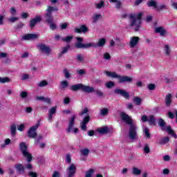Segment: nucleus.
I'll use <instances>...</instances> for the list:
<instances>
[{
  "mask_svg": "<svg viewBox=\"0 0 177 177\" xmlns=\"http://www.w3.org/2000/svg\"><path fill=\"white\" fill-rule=\"evenodd\" d=\"M120 117L124 122L129 125V138L130 140H136L138 139V126H136V123L133 122L132 118L124 112L120 113Z\"/></svg>",
  "mask_w": 177,
  "mask_h": 177,
  "instance_id": "obj_1",
  "label": "nucleus"
},
{
  "mask_svg": "<svg viewBox=\"0 0 177 177\" xmlns=\"http://www.w3.org/2000/svg\"><path fill=\"white\" fill-rule=\"evenodd\" d=\"M142 16H143L142 12H138L137 14H130V26L133 27H136V31L139 30V27H140V24H142Z\"/></svg>",
  "mask_w": 177,
  "mask_h": 177,
  "instance_id": "obj_2",
  "label": "nucleus"
},
{
  "mask_svg": "<svg viewBox=\"0 0 177 177\" xmlns=\"http://www.w3.org/2000/svg\"><path fill=\"white\" fill-rule=\"evenodd\" d=\"M58 9L57 8L52 7V6H48L46 9V13L44 15V17L46 19V21L50 24V28L51 30H55L56 28V24L53 23V17H52V12H57Z\"/></svg>",
  "mask_w": 177,
  "mask_h": 177,
  "instance_id": "obj_3",
  "label": "nucleus"
},
{
  "mask_svg": "<svg viewBox=\"0 0 177 177\" xmlns=\"http://www.w3.org/2000/svg\"><path fill=\"white\" fill-rule=\"evenodd\" d=\"M106 75L107 77H111L112 78H118L119 82L122 84L124 82H132V78L129 76H121L118 75L115 72L105 71Z\"/></svg>",
  "mask_w": 177,
  "mask_h": 177,
  "instance_id": "obj_4",
  "label": "nucleus"
},
{
  "mask_svg": "<svg viewBox=\"0 0 177 177\" xmlns=\"http://www.w3.org/2000/svg\"><path fill=\"white\" fill-rule=\"evenodd\" d=\"M19 148L21 151L22 152V154L24 157H26L27 158L28 162H30L31 160H32V156H31V153L28 152V150L27 149V145L24 142H21L19 145Z\"/></svg>",
  "mask_w": 177,
  "mask_h": 177,
  "instance_id": "obj_5",
  "label": "nucleus"
},
{
  "mask_svg": "<svg viewBox=\"0 0 177 177\" xmlns=\"http://www.w3.org/2000/svg\"><path fill=\"white\" fill-rule=\"evenodd\" d=\"M76 39L77 42L76 45H75V47L78 49H88V48H92V46H93V43L82 44L84 41V38L82 37H77Z\"/></svg>",
  "mask_w": 177,
  "mask_h": 177,
  "instance_id": "obj_6",
  "label": "nucleus"
},
{
  "mask_svg": "<svg viewBox=\"0 0 177 177\" xmlns=\"http://www.w3.org/2000/svg\"><path fill=\"white\" fill-rule=\"evenodd\" d=\"M158 125L160 126L162 131H166L169 133V135H171V136H173V138H176V134H175V132L174 131V130L171 129V127L170 126H168L167 127H165V122L164 121V120L161 118L159 119Z\"/></svg>",
  "mask_w": 177,
  "mask_h": 177,
  "instance_id": "obj_7",
  "label": "nucleus"
},
{
  "mask_svg": "<svg viewBox=\"0 0 177 177\" xmlns=\"http://www.w3.org/2000/svg\"><path fill=\"white\" fill-rule=\"evenodd\" d=\"M39 128V123L36 124L35 126L31 127L28 131V138L35 139L37 138V130Z\"/></svg>",
  "mask_w": 177,
  "mask_h": 177,
  "instance_id": "obj_8",
  "label": "nucleus"
},
{
  "mask_svg": "<svg viewBox=\"0 0 177 177\" xmlns=\"http://www.w3.org/2000/svg\"><path fill=\"white\" fill-rule=\"evenodd\" d=\"M38 49L41 50L42 53H44V55H49L50 54V48L49 46H46L44 44H39L37 46Z\"/></svg>",
  "mask_w": 177,
  "mask_h": 177,
  "instance_id": "obj_9",
  "label": "nucleus"
},
{
  "mask_svg": "<svg viewBox=\"0 0 177 177\" xmlns=\"http://www.w3.org/2000/svg\"><path fill=\"white\" fill-rule=\"evenodd\" d=\"M140 38L139 37H132L130 38L129 45L130 48H136L139 44Z\"/></svg>",
  "mask_w": 177,
  "mask_h": 177,
  "instance_id": "obj_10",
  "label": "nucleus"
},
{
  "mask_svg": "<svg viewBox=\"0 0 177 177\" xmlns=\"http://www.w3.org/2000/svg\"><path fill=\"white\" fill-rule=\"evenodd\" d=\"M75 118H77V115H73L69 119L68 127L67 129V132H73V127H74V122L75 121Z\"/></svg>",
  "mask_w": 177,
  "mask_h": 177,
  "instance_id": "obj_11",
  "label": "nucleus"
},
{
  "mask_svg": "<svg viewBox=\"0 0 177 177\" xmlns=\"http://www.w3.org/2000/svg\"><path fill=\"white\" fill-rule=\"evenodd\" d=\"M162 50L164 55L167 57L171 56V53H172V50L171 49V46L169 44H164Z\"/></svg>",
  "mask_w": 177,
  "mask_h": 177,
  "instance_id": "obj_12",
  "label": "nucleus"
},
{
  "mask_svg": "<svg viewBox=\"0 0 177 177\" xmlns=\"http://www.w3.org/2000/svg\"><path fill=\"white\" fill-rule=\"evenodd\" d=\"M114 92L117 95H120V96H123V97H125V99H128L129 97V93H128V92L125 91V90L116 88V89H115Z\"/></svg>",
  "mask_w": 177,
  "mask_h": 177,
  "instance_id": "obj_13",
  "label": "nucleus"
},
{
  "mask_svg": "<svg viewBox=\"0 0 177 177\" xmlns=\"http://www.w3.org/2000/svg\"><path fill=\"white\" fill-rule=\"evenodd\" d=\"M56 110H57V106H53L51 109L48 110V120L49 122H52V120H53V115L56 114Z\"/></svg>",
  "mask_w": 177,
  "mask_h": 177,
  "instance_id": "obj_14",
  "label": "nucleus"
},
{
  "mask_svg": "<svg viewBox=\"0 0 177 177\" xmlns=\"http://www.w3.org/2000/svg\"><path fill=\"white\" fill-rule=\"evenodd\" d=\"M77 167L74 164H71L68 168V176L73 177L75 174Z\"/></svg>",
  "mask_w": 177,
  "mask_h": 177,
  "instance_id": "obj_15",
  "label": "nucleus"
},
{
  "mask_svg": "<svg viewBox=\"0 0 177 177\" xmlns=\"http://www.w3.org/2000/svg\"><path fill=\"white\" fill-rule=\"evenodd\" d=\"M155 32L160 34L161 37H165L167 35V30L162 26L155 28Z\"/></svg>",
  "mask_w": 177,
  "mask_h": 177,
  "instance_id": "obj_16",
  "label": "nucleus"
},
{
  "mask_svg": "<svg viewBox=\"0 0 177 177\" xmlns=\"http://www.w3.org/2000/svg\"><path fill=\"white\" fill-rule=\"evenodd\" d=\"M104 45H106V39L101 38L98 40L96 44H93V46H91V48H102Z\"/></svg>",
  "mask_w": 177,
  "mask_h": 177,
  "instance_id": "obj_17",
  "label": "nucleus"
},
{
  "mask_svg": "<svg viewBox=\"0 0 177 177\" xmlns=\"http://www.w3.org/2000/svg\"><path fill=\"white\" fill-rule=\"evenodd\" d=\"M88 31H89V29H88L85 25H82L80 28H75V32H77L78 34H81V32H88Z\"/></svg>",
  "mask_w": 177,
  "mask_h": 177,
  "instance_id": "obj_18",
  "label": "nucleus"
},
{
  "mask_svg": "<svg viewBox=\"0 0 177 177\" xmlns=\"http://www.w3.org/2000/svg\"><path fill=\"white\" fill-rule=\"evenodd\" d=\"M39 35L37 34H28L22 37V39L28 40V39H37Z\"/></svg>",
  "mask_w": 177,
  "mask_h": 177,
  "instance_id": "obj_19",
  "label": "nucleus"
},
{
  "mask_svg": "<svg viewBox=\"0 0 177 177\" xmlns=\"http://www.w3.org/2000/svg\"><path fill=\"white\" fill-rule=\"evenodd\" d=\"M41 20H42V18L41 17V16H37L36 17H35L34 19H32L30 22V27H34L35 26V24L37 23H39V21H41Z\"/></svg>",
  "mask_w": 177,
  "mask_h": 177,
  "instance_id": "obj_20",
  "label": "nucleus"
},
{
  "mask_svg": "<svg viewBox=\"0 0 177 177\" xmlns=\"http://www.w3.org/2000/svg\"><path fill=\"white\" fill-rule=\"evenodd\" d=\"M89 122V116H86L84 118L83 121L81 123V129L82 131H86V124Z\"/></svg>",
  "mask_w": 177,
  "mask_h": 177,
  "instance_id": "obj_21",
  "label": "nucleus"
},
{
  "mask_svg": "<svg viewBox=\"0 0 177 177\" xmlns=\"http://www.w3.org/2000/svg\"><path fill=\"white\" fill-rule=\"evenodd\" d=\"M82 91H83V92H86L87 93H91L95 91V88L93 87L82 84Z\"/></svg>",
  "mask_w": 177,
  "mask_h": 177,
  "instance_id": "obj_22",
  "label": "nucleus"
},
{
  "mask_svg": "<svg viewBox=\"0 0 177 177\" xmlns=\"http://www.w3.org/2000/svg\"><path fill=\"white\" fill-rule=\"evenodd\" d=\"M142 174V170L136 167H132V174L136 176H139Z\"/></svg>",
  "mask_w": 177,
  "mask_h": 177,
  "instance_id": "obj_23",
  "label": "nucleus"
},
{
  "mask_svg": "<svg viewBox=\"0 0 177 177\" xmlns=\"http://www.w3.org/2000/svg\"><path fill=\"white\" fill-rule=\"evenodd\" d=\"M93 23H97L99 20H102V15L95 13L92 17Z\"/></svg>",
  "mask_w": 177,
  "mask_h": 177,
  "instance_id": "obj_24",
  "label": "nucleus"
},
{
  "mask_svg": "<svg viewBox=\"0 0 177 177\" xmlns=\"http://www.w3.org/2000/svg\"><path fill=\"white\" fill-rule=\"evenodd\" d=\"M142 132H143L145 138H147V139H150L151 136L150 135V131L149 130V128L143 127Z\"/></svg>",
  "mask_w": 177,
  "mask_h": 177,
  "instance_id": "obj_25",
  "label": "nucleus"
},
{
  "mask_svg": "<svg viewBox=\"0 0 177 177\" xmlns=\"http://www.w3.org/2000/svg\"><path fill=\"white\" fill-rule=\"evenodd\" d=\"M71 91H79V89H82V84H75L72 85L70 87Z\"/></svg>",
  "mask_w": 177,
  "mask_h": 177,
  "instance_id": "obj_26",
  "label": "nucleus"
},
{
  "mask_svg": "<svg viewBox=\"0 0 177 177\" xmlns=\"http://www.w3.org/2000/svg\"><path fill=\"white\" fill-rule=\"evenodd\" d=\"M15 168L19 174H23L24 172V166L21 164L16 165Z\"/></svg>",
  "mask_w": 177,
  "mask_h": 177,
  "instance_id": "obj_27",
  "label": "nucleus"
},
{
  "mask_svg": "<svg viewBox=\"0 0 177 177\" xmlns=\"http://www.w3.org/2000/svg\"><path fill=\"white\" fill-rule=\"evenodd\" d=\"M142 151L145 154H149L150 153V145L146 143L142 147Z\"/></svg>",
  "mask_w": 177,
  "mask_h": 177,
  "instance_id": "obj_28",
  "label": "nucleus"
},
{
  "mask_svg": "<svg viewBox=\"0 0 177 177\" xmlns=\"http://www.w3.org/2000/svg\"><path fill=\"white\" fill-rule=\"evenodd\" d=\"M171 99H172V95L167 94L166 95V97H165L166 106H170L171 105V103L172 102Z\"/></svg>",
  "mask_w": 177,
  "mask_h": 177,
  "instance_id": "obj_29",
  "label": "nucleus"
},
{
  "mask_svg": "<svg viewBox=\"0 0 177 177\" xmlns=\"http://www.w3.org/2000/svg\"><path fill=\"white\" fill-rule=\"evenodd\" d=\"M148 122H149L150 125H156V118H154V116L153 115H150L148 116L147 119Z\"/></svg>",
  "mask_w": 177,
  "mask_h": 177,
  "instance_id": "obj_30",
  "label": "nucleus"
},
{
  "mask_svg": "<svg viewBox=\"0 0 177 177\" xmlns=\"http://www.w3.org/2000/svg\"><path fill=\"white\" fill-rule=\"evenodd\" d=\"M97 132H99V133L104 135V133H107V132H109V128L107 127L100 128L97 129Z\"/></svg>",
  "mask_w": 177,
  "mask_h": 177,
  "instance_id": "obj_31",
  "label": "nucleus"
},
{
  "mask_svg": "<svg viewBox=\"0 0 177 177\" xmlns=\"http://www.w3.org/2000/svg\"><path fill=\"white\" fill-rule=\"evenodd\" d=\"M111 3H115L116 9H120L121 8V1L120 0H109Z\"/></svg>",
  "mask_w": 177,
  "mask_h": 177,
  "instance_id": "obj_32",
  "label": "nucleus"
},
{
  "mask_svg": "<svg viewBox=\"0 0 177 177\" xmlns=\"http://www.w3.org/2000/svg\"><path fill=\"white\" fill-rule=\"evenodd\" d=\"M147 6H149V8H154V9H157V2L154 1H148Z\"/></svg>",
  "mask_w": 177,
  "mask_h": 177,
  "instance_id": "obj_33",
  "label": "nucleus"
},
{
  "mask_svg": "<svg viewBox=\"0 0 177 177\" xmlns=\"http://www.w3.org/2000/svg\"><path fill=\"white\" fill-rule=\"evenodd\" d=\"M11 140L9 138H7L4 140V143L3 144H1L0 147H1V149H5V147H6V146L9 145L10 143H11Z\"/></svg>",
  "mask_w": 177,
  "mask_h": 177,
  "instance_id": "obj_34",
  "label": "nucleus"
},
{
  "mask_svg": "<svg viewBox=\"0 0 177 177\" xmlns=\"http://www.w3.org/2000/svg\"><path fill=\"white\" fill-rule=\"evenodd\" d=\"M60 86L62 89H66L68 86V82L67 80H63L60 83Z\"/></svg>",
  "mask_w": 177,
  "mask_h": 177,
  "instance_id": "obj_35",
  "label": "nucleus"
},
{
  "mask_svg": "<svg viewBox=\"0 0 177 177\" xmlns=\"http://www.w3.org/2000/svg\"><path fill=\"white\" fill-rule=\"evenodd\" d=\"M96 9H102V8H104V1H100V2L95 3Z\"/></svg>",
  "mask_w": 177,
  "mask_h": 177,
  "instance_id": "obj_36",
  "label": "nucleus"
},
{
  "mask_svg": "<svg viewBox=\"0 0 177 177\" xmlns=\"http://www.w3.org/2000/svg\"><path fill=\"white\" fill-rule=\"evenodd\" d=\"M16 129H17V127L15 124H12L10 126L11 135H12V136H16Z\"/></svg>",
  "mask_w": 177,
  "mask_h": 177,
  "instance_id": "obj_37",
  "label": "nucleus"
},
{
  "mask_svg": "<svg viewBox=\"0 0 177 177\" xmlns=\"http://www.w3.org/2000/svg\"><path fill=\"white\" fill-rule=\"evenodd\" d=\"M6 82H10V78L9 77H0V83L6 84Z\"/></svg>",
  "mask_w": 177,
  "mask_h": 177,
  "instance_id": "obj_38",
  "label": "nucleus"
},
{
  "mask_svg": "<svg viewBox=\"0 0 177 177\" xmlns=\"http://www.w3.org/2000/svg\"><path fill=\"white\" fill-rule=\"evenodd\" d=\"M63 71H64L65 78L68 79L70 78V77H71V75L70 74V71H68V70H67L66 68H64Z\"/></svg>",
  "mask_w": 177,
  "mask_h": 177,
  "instance_id": "obj_39",
  "label": "nucleus"
},
{
  "mask_svg": "<svg viewBox=\"0 0 177 177\" xmlns=\"http://www.w3.org/2000/svg\"><path fill=\"white\" fill-rule=\"evenodd\" d=\"M133 101L136 103V104H138V106H140L142 103V99L139 98L138 97H135Z\"/></svg>",
  "mask_w": 177,
  "mask_h": 177,
  "instance_id": "obj_40",
  "label": "nucleus"
},
{
  "mask_svg": "<svg viewBox=\"0 0 177 177\" xmlns=\"http://www.w3.org/2000/svg\"><path fill=\"white\" fill-rule=\"evenodd\" d=\"M93 172H95V170H93V169H89L86 173V177H92V175H93Z\"/></svg>",
  "mask_w": 177,
  "mask_h": 177,
  "instance_id": "obj_41",
  "label": "nucleus"
},
{
  "mask_svg": "<svg viewBox=\"0 0 177 177\" xmlns=\"http://www.w3.org/2000/svg\"><path fill=\"white\" fill-rule=\"evenodd\" d=\"M115 85L114 82H108L105 84V86L108 88H113Z\"/></svg>",
  "mask_w": 177,
  "mask_h": 177,
  "instance_id": "obj_42",
  "label": "nucleus"
},
{
  "mask_svg": "<svg viewBox=\"0 0 177 177\" xmlns=\"http://www.w3.org/2000/svg\"><path fill=\"white\" fill-rule=\"evenodd\" d=\"M73 39V36H68L66 37H62V41L64 42H70Z\"/></svg>",
  "mask_w": 177,
  "mask_h": 177,
  "instance_id": "obj_43",
  "label": "nucleus"
},
{
  "mask_svg": "<svg viewBox=\"0 0 177 177\" xmlns=\"http://www.w3.org/2000/svg\"><path fill=\"white\" fill-rule=\"evenodd\" d=\"M46 85H48V82L46 80H43L38 84V86L40 88H44V86H46Z\"/></svg>",
  "mask_w": 177,
  "mask_h": 177,
  "instance_id": "obj_44",
  "label": "nucleus"
},
{
  "mask_svg": "<svg viewBox=\"0 0 177 177\" xmlns=\"http://www.w3.org/2000/svg\"><path fill=\"white\" fill-rule=\"evenodd\" d=\"M17 129L18 131H19L20 132H23V131H24V129H26V124H21L17 127Z\"/></svg>",
  "mask_w": 177,
  "mask_h": 177,
  "instance_id": "obj_45",
  "label": "nucleus"
},
{
  "mask_svg": "<svg viewBox=\"0 0 177 177\" xmlns=\"http://www.w3.org/2000/svg\"><path fill=\"white\" fill-rule=\"evenodd\" d=\"M17 20H19V17H12L8 19V21H9L10 23H15L17 21Z\"/></svg>",
  "mask_w": 177,
  "mask_h": 177,
  "instance_id": "obj_46",
  "label": "nucleus"
},
{
  "mask_svg": "<svg viewBox=\"0 0 177 177\" xmlns=\"http://www.w3.org/2000/svg\"><path fill=\"white\" fill-rule=\"evenodd\" d=\"M68 26H70V24L67 22L62 23L60 24V27H61L62 30H66V28H67L68 27Z\"/></svg>",
  "mask_w": 177,
  "mask_h": 177,
  "instance_id": "obj_47",
  "label": "nucleus"
},
{
  "mask_svg": "<svg viewBox=\"0 0 177 177\" xmlns=\"http://www.w3.org/2000/svg\"><path fill=\"white\" fill-rule=\"evenodd\" d=\"M28 95V93L26 91H22L20 93L19 96L22 99H26V97Z\"/></svg>",
  "mask_w": 177,
  "mask_h": 177,
  "instance_id": "obj_48",
  "label": "nucleus"
},
{
  "mask_svg": "<svg viewBox=\"0 0 177 177\" xmlns=\"http://www.w3.org/2000/svg\"><path fill=\"white\" fill-rule=\"evenodd\" d=\"M81 153L83 156H88V154H89V149H82Z\"/></svg>",
  "mask_w": 177,
  "mask_h": 177,
  "instance_id": "obj_49",
  "label": "nucleus"
},
{
  "mask_svg": "<svg viewBox=\"0 0 177 177\" xmlns=\"http://www.w3.org/2000/svg\"><path fill=\"white\" fill-rule=\"evenodd\" d=\"M163 9H167V6L162 4L160 6H157L156 10H162Z\"/></svg>",
  "mask_w": 177,
  "mask_h": 177,
  "instance_id": "obj_50",
  "label": "nucleus"
},
{
  "mask_svg": "<svg viewBox=\"0 0 177 177\" xmlns=\"http://www.w3.org/2000/svg\"><path fill=\"white\" fill-rule=\"evenodd\" d=\"M109 113V110L107 109H103L100 110L101 115H106Z\"/></svg>",
  "mask_w": 177,
  "mask_h": 177,
  "instance_id": "obj_51",
  "label": "nucleus"
},
{
  "mask_svg": "<svg viewBox=\"0 0 177 177\" xmlns=\"http://www.w3.org/2000/svg\"><path fill=\"white\" fill-rule=\"evenodd\" d=\"M69 49H70V46H67L64 47L61 52L62 55H64V53H67Z\"/></svg>",
  "mask_w": 177,
  "mask_h": 177,
  "instance_id": "obj_52",
  "label": "nucleus"
},
{
  "mask_svg": "<svg viewBox=\"0 0 177 177\" xmlns=\"http://www.w3.org/2000/svg\"><path fill=\"white\" fill-rule=\"evenodd\" d=\"M104 59H105V60H110V59H111V57L110 56V54L109 53H105L104 54Z\"/></svg>",
  "mask_w": 177,
  "mask_h": 177,
  "instance_id": "obj_53",
  "label": "nucleus"
},
{
  "mask_svg": "<svg viewBox=\"0 0 177 177\" xmlns=\"http://www.w3.org/2000/svg\"><path fill=\"white\" fill-rule=\"evenodd\" d=\"M155 88H156V86L153 84H150L148 85V89L149 91H154Z\"/></svg>",
  "mask_w": 177,
  "mask_h": 177,
  "instance_id": "obj_54",
  "label": "nucleus"
},
{
  "mask_svg": "<svg viewBox=\"0 0 177 177\" xmlns=\"http://www.w3.org/2000/svg\"><path fill=\"white\" fill-rule=\"evenodd\" d=\"M66 162H68V164H70V162H71V156L70 155H66Z\"/></svg>",
  "mask_w": 177,
  "mask_h": 177,
  "instance_id": "obj_55",
  "label": "nucleus"
},
{
  "mask_svg": "<svg viewBox=\"0 0 177 177\" xmlns=\"http://www.w3.org/2000/svg\"><path fill=\"white\" fill-rule=\"evenodd\" d=\"M52 177H60V173L57 171L53 172Z\"/></svg>",
  "mask_w": 177,
  "mask_h": 177,
  "instance_id": "obj_56",
  "label": "nucleus"
},
{
  "mask_svg": "<svg viewBox=\"0 0 177 177\" xmlns=\"http://www.w3.org/2000/svg\"><path fill=\"white\" fill-rule=\"evenodd\" d=\"M151 20H153V17H151V15L147 16V17L145 19V21L149 23V21H151Z\"/></svg>",
  "mask_w": 177,
  "mask_h": 177,
  "instance_id": "obj_57",
  "label": "nucleus"
},
{
  "mask_svg": "<svg viewBox=\"0 0 177 177\" xmlns=\"http://www.w3.org/2000/svg\"><path fill=\"white\" fill-rule=\"evenodd\" d=\"M28 52H25L21 55V57H22V59H26V57H28Z\"/></svg>",
  "mask_w": 177,
  "mask_h": 177,
  "instance_id": "obj_58",
  "label": "nucleus"
},
{
  "mask_svg": "<svg viewBox=\"0 0 177 177\" xmlns=\"http://www.w3.org/2000/svg\"><path fill=\"white\" fill-rule=\"evenodd\" d=\"M77 60H78V62H84V57H82L81 55H77Z\"/></svg>",
  "mask_w": 177,
  "mask_h": 177,
  "instance_id": "obj_59",
  "label": "nucleus"
},
{
  "mask_svg": "<svg viewBox=\"0 0 177 177\" xmlns=\"http://www.w3.org/2000/svg\"><path fill=\"white\" fill-rule=\"evenodd\" d=\"M43 102H45L46 103H48V104H50V103H52V102L49 99V97H44Z\"/></svg>",
  "mask_w": 177,
  "mask_h": 177,
  "instance_id": "obj_60",
  "label": "nucleus"
},
{
  "mask_svg": "<svg viewBox=\"0 0 177 177\" xmlns=\"http://www.w3.org/2000/svg\"><path fill=\"white\" fill-rule=\"evenodd\" d=\"M3 19H5V16L0 15V26H3Z\"/></svg>",
  "mask_w": 177,
  "mask_h": 177,
  "instance_id": "obj_61",
  "label": "nucleus"
},
{
  "mask_svg": "<svg viewBox=\"0 0 177 177\" xmlns=\"http://www.w3.org/2000/svg\"><path fill=\"white\" fill-rule=\"evenodd\" d=\"M28 174H29L30 177H37V173L33 172V171H30Z\"/></svg>",
  "mask_w": 177,
  "mask_h": 177,
  "instance_id": "obj_62",
  "label": "nucleus"
},
{
  "mask_svg": "<svg viewBox=\"0 0 177 177\" xmlns=\"http://www.w3.org/2000/svg\"><path fill=\"white\" fill-rule=\"evenodd\" d=\"M11 15H15L16 13V8L12 7L10 10Z\"/></svg>",
  "mask_w": 177,
  "mask_h": 177,
  "instance_id": "obj_63",
  "label": "nucleus"
},
{
  "mask_svg": "<svg viewBox=\"0 0 177 177\" xmlns=\"http://www.w3.org/2000/svg\"><path fill=\"white\" fill-rule=\"evenodd\" d=\"M88 113V109L85 108L82 113H80V115L82 116L84 114H86Z\"/></svg>",
  "mask_w": 177,
  "mask_h": 177,
  "instance_id": "obj_64",
  "label": "nucleus"
}]
</instances>
